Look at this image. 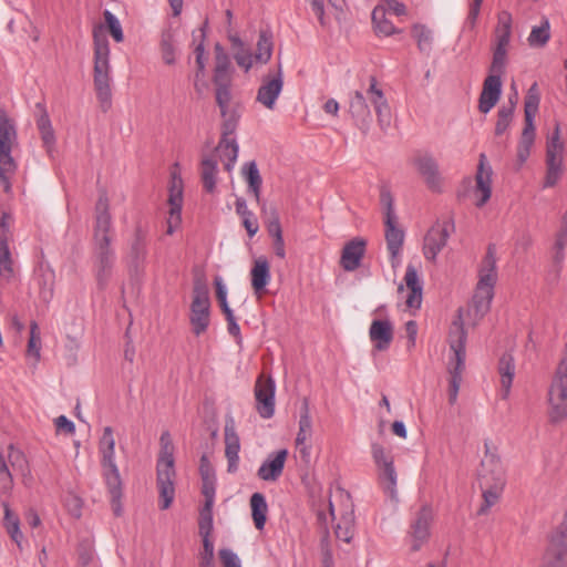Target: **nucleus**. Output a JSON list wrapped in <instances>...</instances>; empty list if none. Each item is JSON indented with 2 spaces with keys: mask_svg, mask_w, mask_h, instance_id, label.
Listing matches in <instances>:
<instances>
[{
  "mask_svg": "<svg viewBox=\"0 0 567 567\" xmlns=\"http://www.w3.org/2000/svg\"><path fill=\"white\" fill-rule=\"evenodd\" d=\"M112 230L109 199L105 194H102L95 205V226L91 257L92 271L101 289L107 286L115 270L116 252L112 247Z\"/></svg>",
  "mask_w": 567,
  "mask_h": 567,
  "instance_id": "nucleus-1",
  "label": "nucleus"
},
{
  "mask_svg": "<svg viewBox=\"0 0 567 567\" xmlns=\"http://www.w3.org/2000/svg\"><path fill=\"white\" fill-rule=\"evenodd\" d=\"M368 101L374 107L380 128L386 131L391 125V110L383 91L378 87L377 80L373 76L370 79L365 92L354 91L349 100V112L355 125L364 133L369 131L372 123V113Z\"/></svg>",
  "mask_w": 567,
  "mask_h": 567,
  "instance_id": "nucleus-2",
  "label": "nucleus"
},
{
  "mask_svg": "<svg viewBox=\"0 0 567 567\" xmlns=\"http://www.w3.org/2000/svg\"><path fill=\"white\" fill-rule=\"evenodd\" d=\"M102 27L93 31L94 39V89L97 101L103 112H107L112 106L111 89V64L110 45L105 35L101 34Z\"/></svg>",
  "mask_w": 567,
  "mask_h": 567,
  "instance_id": "nucleus-3",
  "label": "nucleus"
},
{
  "mask_svg": "<svg viewBox=\"0 0 567 567\" xmlns=\"http://www.w3.org/2000/svg\"><path fill=\"white\" fill-rule=\"evenodd\" d=\"M478 476L483 503L477 514L485 515L498 502L505 487V471L499 456L487 451L482 460Z\"/></svg>",
  "mask_w": 567,
  "mask_h": 567,
  "instance_id": "nucleus-4",
  "label": "nucleus"
},
{
  "mask_svg": "<svg viewBox=\"0 0 567 567\" xmlns=\"http://www.w3.org/2000/svg\"><path fill=\"white\" fill-rule=\"evenodd\" d=\"M175 467L174 445L168 432L161 435V453L157 460V486L159 492V507L167 509L175 497Z\"/></svg>",
  "mask_w": 567,
  "mask_h": 567,
  "instance_id": "nucleus-5",
  "label": "nucleus"
},
{
  "mask_svg": "<svg viewBox=\"0 0 567 567\" xmlns=\"http://www.w3.org/2000/svg\"><path fill=\"white\" fill-rule=\"evenodd\" d=\"M466 338L467 334L466 331L463 330L462 323L455 321L449 336L450 349L453 352V357L450 358L449 362V372L451 374L449 401L451 404L456 402L462 382V373L465 368Z\"/></svg>",
  "mask_w": 567,
  "mask_h": 567,
  "instance_id": "nucleus-6",
  "label": "nucleus"
},
{
  "mask_svg": "<svg viewBox=\"0 0 567 567\" xmlns=\"http://www.w3.org/2000/svg\"><path fill=\"white\" fill-rule=\"evenodd\" d=\"M17 128L8 114L0 109V184L3 190H11L10 176L16 172L17 164L12 157V148L17 145Z\"/></svg>",
  "mask_w": 567,
  "mask_h": 567,
  "instance_id": "nucleus-7",
  "label": "nucleus"
},
{
  "mask_svg": "<svg viewBox=\"0 0 567 567\" xmlns=\"http://www.w3.org/2000/svg\"><path fill=\"white\" fill-rule=\"evenodd\" d=\"M549 420L554 424L567 419V343L553 375L549 390Z\"/></svg>",
  "mask_w": 567,
  "mask_h": 567,
  "instance_id": "nucleus-8",
  "label": "nucleus"
},
{
  "mask_svg": "<svg viewBox=\"0 0 567 567\" xmlns=\"http://www.w3.org/2000/svg\"><path fill=\"white\" fill-rule=\"evenodd\" d=\"M384 208L385 241L390 254V261L393 268L400 266V255L404 241V231L398 226V216L394 210V200L391 193L383 189L380 195Z\"/></svg>",
  "mask_w": 567,
  "mask_h": 567,
  "instance_id": "nucleus-9",
  "label": "nucleus"
},
{
  "mask_svg": "<svg viewBox=\"0 0 567 567\" xmlns=\"http://www.w3.org/2000/svg\"><path fill=\"white\" fill-rule=\"evenodd\" d=\"M99 454L105 484L114 498L121 493V476L115 462V439L113 429L105 426L99 441Z\"/></svg>",
  "mask_w": 567,
  "mask_h": 567,
  "instance_id": "nucleus-10",
  "label": "nucleus"
},
{
  "mask_svg": "<svg viewBox=\"0 0 567 567\" xmlns=\"http://www.w3.org/2000/svg\"><path fill=\"white\" fill-rule=\"evenodd\" d=\"M371 455L377 467L380 487L391 501H398V473L393 455L379 443L371 445Z\"/></svg>",
  "mask_w": 567,
  "mask_h": 567,
  "instance_id": "nucleus-11",
  "label": "nucleus"
},
{
  "mask_svg": "<svg viewBox=\"0 0 567 567\" xmlns=\"http://www.w3.org/2000/svg\"><path fill=\"white\" fill-rule=\"evenodd\" d=\"M567 566V509L561 523L549 537L548 546L544 553L540 567Z\"/></svg>",
  "mask_w": 567,
  "mask_h": 567,
  "instance_id": "nucleus-12",
  "label": "nucleus"
},
{
  "mask_svg": "<svg viewBox=\"0 0 567 567\" xmlns=\"http://www.w3.org/2000/svg\"><path fill=\"white\" fill-rule=\"evenodd\" d=\"M564 144L560 141L559 125L556 124L546 147V176L544 188L554 187L563 174Z\"/></svg>",
  "mask_w": 567,
  "mask_h": 567,
  "instance_id": "nucleus-13",
  "label": "nucleus"
},
{
  "mask_svg": "<svg viewBox=\"0 0 567 567\" xmlns=\"http://www.w3.org/2000/svg\"><path fill=\"white\" fill-rule=\"evenodd\" d=\"M209 293L204 284L196 282L193 290L189 321L196 336L204 333L209 326Z\"/></svg>",
  "mask_w": 567,
  "mask_h": 567,
  "instance_id": "nucleus-14",
  "label": "nucleus"
},
{
  "mask_svg": "<svg viewBox=\"0 0 567 567\" xmlns=\"http://www.w3.org/2000/svg\"><path fill=\"white\" fill-rule=\"evenodd\" d=\"M433 519L434 513L429 505H423L413 515L408 532L412 551H419L430 539Z\"/></svg>",
  "mask_w": 567,
  "mask_h": 567,
  "instance_id": "nucleus-15",
  "label": "nucleus"
},
{
  "mask_svg": "<svg viewBox=\"0 0 567 567\" xmlns=\"http://www.w3.org/2000/svg\"><path fill=\"white\" fill-rule=\"evenodd\" d=\"M168 217H167V235H173L182 223V208H183V179L173 172L171 175V186L168 189Z\"/></svg>",
  "mask_w": 567,
  "mask_h": 567,
  "instance_id": "nucleus-16",
  "label": "nucleus"
},
{
  "mask_svg": "<svg viewBox=\"0 0 567 567\" xmlns=\"http://www.w3.org/2000/svg\"><path fill=\"white\" fill-rule=\"evenodd\" d=\"M276 383L271 377L260 375L255 384L256 409L262 419H270L275 414Z\"/></svg>",
  "mask_w": 567,
  "mask_h": 567,
  "instance_id": "nucleus-17",
  "label": "nucleus"
},
{
  "mask_svg": "<svg viewBox=\"0 0 567 567\" xmlns=\"http://www.w3.org/2000/svg\"><path fill=\"white\" fill-rule=\"evenodd\" d=\"M412 164L430 190L442 192L443 177L440 173L439 164L432 155L419 154L413 157Z\"/></svg>",
  "mask_w": 567,
  "mask_h": 567,
  "instance_id": "nucleus-18",
  "label": "nucleus"
},
{
  "mask_svg": "<svg viewBox=\"0 0 567 567\" xmlns=\"http://www.w3.org/2000/svg\"><path fill=\"white\" fill-rule=\"evenodd\" d=\"M478 281L475 291L494 296L497 282L496 249L489 245L478 268Z\"/></svg>",
  "mask_w": 567,
  "mask_h": 567,
  "instance_id": "nucleus-19",
  "label": "nucleus"
},
{
  "mask_svg": "<svg viewBox=\"0 0 567 567\" xmlns=\"http://www.w3.org/2000/svg\"><path fill=\"white\" fill-rule=\"evenodd\" d=\"M453 228L449 221L436 223L426 233L423 241V255L427 260H435L441 250L446 246L450 238V229Z\"/></svg>",
  "mask_w": 567,
  "mask_h": 567,
  "instance_id": "nucleus-20",
  "label": "nucleus"
},
{
  "mask_svg": "<svg viewBox=\"0 0 567 567\" xmlns=\"http://www.w3.org/2000/svg\"><path fill=\"white\" fill-rule=\"evenodd\" d=\"M493 297V295L475 291L472 302L466 310L465 318L463 317V311L458 310L457 318L453 322H461L464 331V323L476 326L489 311ZM453 324L454 323H452L451 329Z\"/></svg>",
  "mask_w": 567,
  "mask_h": 567,
  "instance_id": "nucleus-21",
  "label": "nucleus"
},
{
  "mask_svg": "<svg viewBox=\"0 0 567 567\" xmlns=\"http://www.w3.org/2000/svg\"><path fill=\"white\" fill-rule=\"evenodd\" d=\"M492 195V168L486 165L485 154H481L478 169L475 176L473 196L476 207H483Z\"/></svg>",
  "mask_w": 567,
  "mask_h": 567,
  "instance_id": "nucleus-22",
  "label": "nucleus"
},
{
  "mask_svg": "<svg viewBox=\"0 0 567 567\" xmlns=\"http://www.w3.org/2000/svg\"><path fill=\"white\" fill-rule=\"evenodd\" d=\"M367 240L362 237H354L349 240L342 248L340 265L346 271H354L361 266V261L365 255Z\"/></svg>",
  "mask_w": 567,
  "mask_h": 567,
  "instance_id": "nucleus-23",
  "label": "nucleus"
},
{
  "mask_svg": "<svg viewBox=\"0 0 567 567\" xmlns=\"http://www.w3.org/2000/svg\"><path fill=\"white\" fill-rule=\"evenodd\" d=\"M235 69L231 60L224 48L216 43L215 45V68L213 75L214 85H231Z\"/></svg>",
  "mask_w": 567,
  "mask_h": 567,
  "instance_id": "nucleus-24",
  "label": "nucleus"
},
{
  "mask_svg": "<svg viewBox=\"0 0 567 567\" xmlns=\"http://www.w3.org/2000/svg\"><path fill=\"white\" fill-rule=\"evenodd\" d=\"M287 455L286 449L269 454L258 468V477L265 482H276L284 472Z\"/></svg>",
  "mask_w": 567,
  "mask_h": 567,
  "instance_id": "nucleus-25",
  "label": "nucleus"
},
{
  "mask_svg": "<svg viewBox=\"0 0 567 567\" xmlns=\"http://www.w3.org/2000/svg\"><path fill=\"white\" fill-rule=\"evenodd\" d=\"M284 87L282 72L279 68L277 75L266 78L259 86L256 100L268 110H274L276 101Z\"/></svg>",
  "mask_w": 567,
  "mask_h": 567,
  "instance_id": "nucleus-26",
  "label": "nucleus"
},
{
  "mask_svg": "<svg viewBox=\"0 0 567 567\" xmlns=\"http://www.w3.org/2000/svg\"><path fill=\"white\" fill-rule=\"evenodd\" d=\"M502 95V80L497 74H489L484 83L478 100V110L487 114L498 102Z\"/></svg>",
  "mask_w": 567,
  "mask_h": 567,
  "instance_id": "nucleus-27",
  "label": "nucleus"
},
{
  "mask_svg": "<svg viewBox=\"0 0 567 567\" xmlns=\"http://www.w3.org/2000/svg\"><path fill=\"white\" fill-rule=\"evenodd\" d=\"M240 440L236 432L234 421L230 419L225 424V456L227 458L228 473H235L239 464Z\"/></svg>",
  "mask_w": 567,
  "mask_h": 567,
  "instance_id": "nucleus-28",
  "label": "nucleus"
},
{
  "mask_svg": "<svg viewBox=\"0 0 567 567\" xmlns=\"http://www.w3.org/2000/svg\"><path fill=\"white\" fill-rule=\"evenodd\" d=\"M146 256V234L141 227H137L135 229L134 237L128 247V252L126 257L128 267L134 270H138V268L144 264Z\"/></svg>",
  "mask_w": 567,
  "mask_h": 567,
  "instance_id": "nucleus-29",
  "label": "nucleus"
},
{
  "mask_svg": "<svg viewBox=\"0 0 567 567\" xmlns=\"http://www.w3.org/2000/svg\"><path fill=\"white\" fill-rule=\"evenodd\" d=\"M369 336L377 350L384 351L389 349L393 340L392 323L388 319L373 320L369 329Z\"/></svg>",
  "mask_w": 567,
  "mask_h": 567,
  "instance_id": "nucleus-30",
  "label": "nucleus"
},
{
  "mask_svg": "<svg viewBox=\"0 0 567 567\" xmlns=\"http://www.w3.org/2000/svg\"><path fill=\"white\" fill-rule=\"evenodd\" d=\"M404 281L408 289L410 290L405 301L406 306L409 308H420L422 302L423 285L416 268L411 264H409L406 267Z\"/></svg>",
  "mask_w": 567,
  "mask_h": 567,
  "instance_id": "nucleus-31",
  "label": "nucleus"
},
{
  "mask_svg": "<svg viewBox=\"0 0 567 567\" xmlns=\"http://www.w3.org/2000/svg\"><path fill=\"white\" fill-rule=\"evenodd\" d=\"M17 274L16 262L6 234L0 235V280L11 282Z\"/></svg>",
  "mask_w": 567,
  "mask_h": 567,
  "instance_id": "nucleus-32",
  "label": "nucleus"
},
{
  "mask_svg": "<svg viewBox=\"0 0 567 567\" xmlns=\"http://www.w3.org/2000/svg\"><path fill=\"white\" fill-rule=\"evenodd\" d=\"M502 398L507 399L515 377V361L511 353H504L498 361Z\"/></svg>",
  "mask_w": 567,
  "mask_h": 567,
  "instance_id": "nucleus-33",
  "label": "nucleus"
},
{
  "mask_svg": "<svg viewBox=\"0 0 567 567\" xmlns=\"http://www.w3.org/2000/svg\"><path fill=\"white\" fill-rule=\"evenodd\" d=\"M216 152L224 163L225 169L230 173L237 162L239 146L236 137L220 138Z\"/></svg>",
  "mask_w": 567,
  "mask_h": 567,
  "instance_id": "nucleus-34",
  "label": "nucleus"
},
{
  "mask_svg": "<svg viewBox=\"0 0 567 567\" xmlns=\"http://www.w3.org/2000/svg\"><path fill=\"white\" fill-rule=\"evenodd\" d=\"M251 286L255 292H261L270 281L269 262L265 257H259L254 261L251 268Z\"/></svg>",
  "mask_w": 567,
  "mask_h": 567,
  "instance_id": "nucleus-35",
  "label": "nucleus"
},
{
  "mask_svg": "<svg viewBox=\"0 0 567 567\" xmlns=\"http://www.w3.org/2000/svg\"><path fill=\"white\" fill-rule=\"evenodd\" d=\"M39 297L44 303H49L54 295L55 274L49 267H41L37 275Z\"/></svg>",
  "mask_w": 567,
  "mask_h": 567,
  "instance_id": "nucleus-36",
  "label": "nucleus"
},
{
  "mask_svg": "<svg viewBox=\"0 0 567 567\" xmlns=\"http://www.w3.org/2000/svg\"><path fill=\"white\" fill-rule=\"evenodd\" d=\"M313 434L312 417L310 414L309 401L305 399L300 409V417L298 422V433L296 444H303L310 441Z\"/></svg>",
  "mask_w": 567,
  "mask_h": 567,
  "instance_id": "nucleus-37",
  "label": "nucleus"
},
{
  "mask_svg": "<svg viewBox=\"0 0 567 567\" xmlns=\"http://www.w3.org/2000/svg\"><path fill=\"white\" fill-rule=\"evenodd\" d=\"M539 106V95L537 92V84L534 83L525 97L524 114H525V126L523 131L535 132L534 120L537 114Z\"/></svg>",
  "mask_w": 567,
  "mask_h": 567,
  "instance_id": "nucleus-38",
  "label": "nucleus"
},
{
  "mask_svg": "<svg viewBox=\"0 0 567 567\" xmlns=\"http://www.w3.org/2000/svg\"><path fill=\"white\" fill-rule=\"evenodd\" d=\"M2 507L4 511L3 516V527L9 534L10 538L17 544L19 548H21L23 534L20 529V518L13 513L7 502H2Z\"/></svg>",
  "mask_w": 567,
  "mask_h": 567,
  "instance_id": "nucleus-39",
  "label": "nucleus"
},
{
  "mask_svg": "<svg viewBox=\"0 0 567 567\" xmlns=\"http://www.w3.org/2000/svg\"><path fill=\"white\" fill-rule=\"evenodd\" d=\"M250 508L255 527L258 530H262L265 528L268 514L266 497L261 493H254L250 497Z\"/></svg>",
  "mask_w": 567,
  "mask_h": 567,
  "instance_id": "nucleus-40",
  "label": "nucleus"
},
{
  "mask_svg": "<svg viewBox=\"0 0 567 567\" xmlns=\"http://www.w3.org/2000/svg\"><path fill=\"white\" fill-rule=\"evenodd\" d=\"M243 174L247 181L248 190L254 194L256 202L261 205L264 203L260 198L262 179L257 164L254 161L246 163L243 168Z\"/></svg>",
  "mask_w": 567,
  "mask_h": 567,
  "instance_id": "nucleus-41",
  "label": "nucleus"
},
{
  "mask_svg": "<svg viewBox=\"0 0 567 567\" xmlns=\"http://www.w3.org/2000/svg\"><path fill=\"white\" fill-rule=\"evenodd\" d=\"M235 208L236 213L241 217L247 234L249 237H254L258 233L259 225L254 213L248 209L246 200L238 197L235 203Z\"/></svg>",
  "mask_w": 567,
  "mask_h": 567,
  "instance_id": "nucleus-42",
  "label": "nucleus"
},
{
  "mask_svg": "<svg viewBox=\"0 0 567 567\" xmlns=\"http://www.w3.org/2000/svg\"><path fill=\"white\" fill-rule=\"evenodd\" d=\"M338 539L349 544L354 535V514L352 509L346 511L338 522L336 529Z\"/></svg>",
  "mask_w": 567,
  "mask_h": 567,
  "instance_id": "nucleus-43",
  "label": "nucleus"
},
{
  "mask_svg": "<svg viewBox=\"0 0 567 567\" xmlns=\"http://www.w3.org/2000/svg\"><path fill=\"white\" fill-rule=\"evenodd\" d=\"M550 39V24L547 18H543L539 25L532 28L527 38L528 44L533 48H543Z\"/></svg>",
  "mask_w": 567,
  "mask_h": 567,
  "instance_id": "nucleus-44",
  "label": "nucleus"
},
{
  "mask_svg": "<svg viewBox=\"0 0 567 567\" xmlns=\"http://www.w3.org/2000/svg\"><path fill=\"white\" fill-rule=\"evenodd\" d=\"M217 161L204 157L202 161V181L206 192L213 193L216 187Z\"/></svg>",
  "mask_w": 567,
  "mask_h": 567,
  "instance_id": "nucleus-45",
  "label": "nucleus"
},
{
  "mask_svg": "<svg viewBox=\"0 0 567 567\" xmlns=\"http://www.w3.org/2000/svg\"><path fill=\"white\" fill-rule=\"evenodd\" d=\"M261 213L265 216L268 234L271 238L282 236L279 214L275 206H267L266 203L260 205Z\"/></svg>",
  "mask_w": 567,
  "mask_h": 567,
  "instance_id": "nucleus-46",
  "label": "nucleus"
},
{
  "mask_svg": "<svg viewBox=\"0 0 567 567\" xmlns=\"http://www.w3.org/2000/svg\"><path fill=\"white\" fill-rule=\"evenodd\" d=\"M272 39L271 34L267 31H260L259 38L257 41V50L255 55V61L257 63L266 64L272 55Z\"/></svg>",
  "mask_w": 567,
  "mask_h": 567,
  "instance_id": "nucleus-47",
  "label": "nucleus"
},
{
  "mask_svg": "<svg viewBox=\"0 0 567 567\" xmlns=\"http://www.w3.org/2000/svg\"><path fill=\"white\" fill-rule=\"evenodd\" d=\"M372 22L378 34L389 37L398 31L393 23L386 19L384 7L374 8L372 11Z\"/></svg>",
  "mask_w": 567,
  "mask_h": 567,
  "instance_id": "nucleus-48",
  "label": "nucleus"
},
{
  "mask_svg": "<svg viewBox=\"0 0 567 567\" xmlns=\"http://www.w3.org/2000/svg\"><path fill=\"white\" fill-rule=\"evenodd\" d=\"M412 34L416 40L419 50L429 55L433 44L432 31L424 24H414L412 28Z\"/></svg>",
  "mask_w": 567,
  "mask_h": 567,
  "instance_id": "nucleus-49",
  "label": "nucleus"
},
{
  "mask_svg": "<svg viewBox=\"0 0 567 567\" xmlns=\"http://www.w3.org/2000/svg\"><path fill=\"white\" fill-rule=\"evenodd\" d=\"M213 507L214 504L204 503L199 513V535L202 538L210 537L213 530Z\"/></svg>",
  "mask_w": 567,
  "mask_h": 567,
  "instance_id": "nucleus-50",
  "label": "nucleus"
},
{
  "mask_svg": "<svg viewBox=\"0 0 567 567\" xmlns=\"http://www.w3.org/2000/svg\"><path fill=\"white\" fill-rule=\"evenodd\" d=\"M535 141V132L532 131H523L520 141L517 147V161L519 167L527 161L530 148Z\"/></svg>",
  "mask_w": 567,
  "mask_h": 567,
  "instance_id": "nucleus-51",
  "label": "nucleus"
},
{
  "mask_svg": "<svg viewBox=\"0 0 567 567\" xmlns=\"http://www.w3.org/2000/svg\"><path fill=\"white\" fill-rule=\"evenodd\" d=\"M41 352V336L40 329L35 321L30 323V337L28 341L27 353L32 357L35 361L40 360Z\"/></svg>",
  "mask_w": 567,
  "mask_h": 567,
  "instance_id": "nucleus-52",
  "label": "nucleus"
},
{
  "mask_svg": "<svg viewBox=\"0 0 567 567\" xmlns=\"http://www.w3.org/2000/svg\"><path fill=\"white\" fill-rule=\"evenodd\" d=\"M215 97L216 103L220 110V115H227L231 101V85H215Z\"/></svg>",
  "mask_w": 567,
  "mask_h": 567,
  "instance_id": "nucleus-53",
  "label": "nucleus"
},
{
  "mask_svg": "<svg viewBox=\"0 0 567 567\" xmlns=\"http://www.w3.org/2000/svg\"><path fill=\"white\" fill-rule=\"evenodd\" d=\"M513 104L503 105L497 112V121L495 124V134L503 135L509 127L513 120Z\"/></svg>",
  "mask_w": 567,
  "mask_h": 567,
  "instance_id": "nucleus-54",
  "label": "nucleus"
},
{
  "mask_svg": "<svg viewBox=\"0 0 567 567\" xmlns=\"http://www.w3.org/2000/svg\"><path fill=\"white\" fill-rule=\"evenodd\" d=\"M221 138L235 137V131L239 121V113L236 110L228 111L227 115H221Z\"/></svg>",
  "mask_w": 567,
  "mask_h": 567,
  "instance_id": "nucleus-55",
  "label": "nucleus"
},
{
  "mask_svg": "<svg viewBox=\"0 0 567 567\" xmlns=\"http://www.w3.org/2000/svg\"><path fill=\"white\" fill-rule=\"evenodd\" d=\"M507 63V49L493 48V59L489 66V74H497L499 78L505 72Z\"/></svg>",
  "mask_w": 567,
  "mask_h": 567,
  "instance_id": "nucleus-56",
  "label": "nucleus"
},
{
  "mask_svg": "<svg viewBox=\"0 0 567 567\" xmlns=\"http://www.w3.org/2000/svg\"><path fill=\"white\" fill-rule=\"evenodd\" d=\"M13 485V480L11 472L8 467V464L0 453V493L7 494L11 491Z\"/></svg>",
  "mask_w": 567,
  "mask_h": 567,
  "instance_id": "nucleus-57",
  "label": "nucleus"
},
{
  "mask_svg": "<svg viewBox=\"0 0 567 567\" xmlns=\"http://www.w3.org/2000/svg\"><path fill=\"white\" fill-rule=\"evenodd\" d=\"M203 539V551L199 554V567H215L214 564V543L210 537Z\"/></svg>",
  "mask_w": 567,
  "mask_h": 567,
  "instance_id": "nucleus-58",
  "label": "nucleus"
},
{
  "mask_svg": "<svg viewBox=\"0 0 567 567\" xmlns=\"http://www.w3.org/2000/svg\"><path fill=\"white\" fill-rule=\"evenodd\" d=\"M234 59L239 68L246 73L252 68L255 55L246 47L234 52Z\"/></svg>",
  "mask_w": 567,
  "mask_h": 567,
  "instance_id": "nucleus-59",
  "label": "nucleus"
},
{
  "mask_svg": "<svg viewBox=\"0 0 567 567\" xmlns=\"http://www.w3.org/2000/svg\"><path fill=\"white\" fill-rule=\"evenodd\" d=\"M104 18L113 39L116 42H122L124 34L118 19L109 10L104 11Z\"/></svg>",
  "mask_w": 567,
  "mask_h": 567,
  "instance_id": "nucleus-60",
  "label": "nucleus"
},
{
  "mask_svg": "<svg viewBox=\"0 0 567 567\" xmlns=\"http://www.w3.org/2000/svg\"><path fill=\"white\" fill-rule=\"evenodd\" d=\"M8 460L14 471H19L24 474V472L28 470V462L25 456L21 451L16 450L13 446H10Z\"/></svg>",
  "mask_w": 567,
  "mask_h": 567,
  "instance_id": "nucleus-61",
  "label": "nucleus"
},
{
  "mask_svg": "<svg viewBox=\"0 0 567 567\" xmlns=\"http://www.w3.org/2000/svg\"><path fill=\"white\" fill-rule=\"evenodd\" d=\"M161 51H162V58L163 61L171 65L174 64L176 61L175 56V47L173 44V41L171 39V35H164L161 41Z\"/></svg>",
  "mask_w": 567,
  "mask_h": 567,
  "instance_id": "nucleus-62",
  "label": "nucleus"
},
{
  "mask_svg": "<svg viewBox=\"0 0 567 567\" xmlns=\"http://www.w3.org/2000/svg\"><path fill=\"white\" fill-rule=\"evenodd\" d=\"M566 245H567V226L563 227L556 236V240H555V245H554V250H555L554 258L557 262H560L564 259V249H565Z\"/></svg>",
  "mask_w": 567,
  "mask_h": 567,
  "instance_id": "nucleus-63",
  "label": "nucleus"
},
{
  "mask_svg": "<svg viewBox=\"0 0 567 567\" xmlns=\"http://www.w3.org/2000/svg\"><path fill=\"white\" fill-rule=\"evenodd\" d=\"M218 554L223 567H241L240 558L230 548H221Z\"/></svg>",
  "mask_w": 567,
  "mask_h": 567,
  "instance_id": "nucleus-64",
  "label": "nucleus"
}]
</instances>
